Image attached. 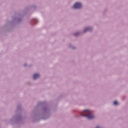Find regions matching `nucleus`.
<instances>
[{
	"label": "nucleus",
	"instance_id": "nucleus-1",
	"mask_svg": "<svg viewBox=\"0 0 128 128\" xmlns=\"http://www.w3.org/2000/svg\"><path fill=\"white\" fill-rule=\"evenodd\" d=\"M81 116H82L88 117V120H92V118H94V116L92 114V111L88 110H86L83 111L81 113Z\"/></svg>",
	"mask_w": 128,
	"mask_h": 128
},
{
	"label": "nucleus",
	"instance_id": "nucleus-2",
	"mask_svg": "<svg viewBox=\"0 0 128 128\" xmlns=\"http://www.w3.org/2000/svg\"><path fill=\"white\" fill-rule=\"evenodd\" d=\"M82 4L79 2H76L73 6V8H82Z\"/></svg>",
	"mask_w": 128,
	"mask_h": 128
},
{
	"label": "nucleus",
	"instance_id": "nucleus-3",
	"mask_svg": "<svg viewBox=\"0 0 128 128\" xmlns=\"http://www.w3.org/2000/svg\"><path fill=\"white\" fill-rule=\"evenodd\" d=\"M34 80H36V78H40V74H36L34 75L33 76Z\"/></svg>",
	"mask_w": 128,
	"mask_h": 128
},
{
	"label": "nucleus",
	"instance_id": "nucleus-4",
	"mask_svg": "<svg viewBox=\"0 0 128 128\" xmlns=\"http://www.w3.org/2000/svg\"><path fill=\"white\" fill-rule=\"evenodd\" d=\"M114 104L115 106H116L117 104H118V101H114Z\"/></svg>",
	"mask_w": 128,
	"mask_h": 128
},
{
	"label": "nucleus",
	"instance_id": "nucleus-5",
	"mask_svg": "<svg viewBox=\"0 0 128 128\" xmlns=\"http://www.w3.org/2000/svg\"><path fill=\"white\" fill-rule=\"evenodd\" d=\"M90 30V28H86L85 29V32H86L88 30Z\"/></svg>",
	"mask_w": 128,
	"mask_h": 128
},
{
	"label": "nucleus",
	"instance_id": "nucleus-6",
	"mask_svg": "<svg viewBox=\"0 0 128 128\" xmlns=\"http://www.w3.org/2000/svg\"><path fill=\"white\" fill-rule=\"evenodd\" d=\"M75 36H76V35H75Z\"/></svg>",
	"mask_w": 128,
	"mask_h": 128
}]
</instances>
